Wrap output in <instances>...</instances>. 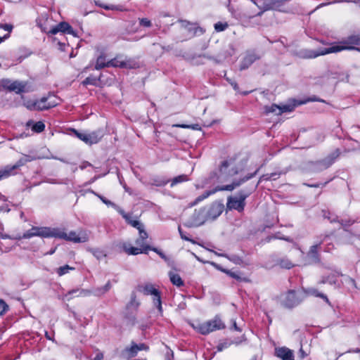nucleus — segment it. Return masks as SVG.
<instances>
[{"label": "nucleus", "mask_w": 360, "mask_h": 360, "mask_svg": "<svg viewBox=\"0 0 360 360\" xmlns=\"http://www.w3.org/2000/svg\"><path fill=\"white\" fill-rule=\"evenodd\" d=\"M52 21L53 20L49 18L47 13H42L37 19V24L41 28L42 32L49 34V30L53 27L51 25Z\"/></svg>", "instance_id": "nucleus-15"}, {"label": "nucleus", "mask_w": 360, "mask_h": 360, "mask_svg": "<svg viewBox=\"0 0 360 360\" xmlns=\"http://www.w3.org/2000/svg\"><path fill=\"white\" fill-rule=\"evenodd\" d=\"M150 250H153L155 252H156L158 255H160V257L161 258H162L165 261L167 260V257H166V255L161 250H158V249H157L155 248H151V247H150Z\"/></svg>", "instance_id": "nucleus-50"}, {"label": "nucleus", "mask_w": 360, "mask_h": 360, "mask_svg": "<svg viewBox=\"0 0 360 360\" xmlns=\"http://www.w3.org/2000/svg\"><path fill=\"white\" fill-rule=\"evenodd\" d=\"M0 27L3 28L6 31H8V32H11L13 29V26L8 24L0 25Z\"/></svg>", "instance_id": "nucleus-52"}, {"label": "nucleus", "mask_w": 360, "mask_h": 360, "mask_svg": "<svg viewBox=\"0 0 360 360\" xmlns=\"http://www.w3.org/2000/svg\"><path fill=\"white\" fill-rule=\"evenodd\" d=\"M281 266L285 268V269H290L294 265L292 264V262L288 259H283L280 262Z\"/></svg>", "instance_id": "nucleus-45"}, {"label": "nucleus", "mask_w": 360, "mask_h": 360, "mask_svg": "<svg viewBox=\"0 0 360 360\" xmlns=\"http://www.w3.org/2000/svg\"><path fill=\"white\" fill-rule=\"evenodd\" d=\"M259 57L255 53L247 54L241 63L240 70H243L248 68Z\"/></svg>", "instance_id": "nucleus-22"}, {"label": "nucleus", "mask_w": 360, "mask_h": 360, "mask_svg": "<svg viewBox=\"0 0 360 360\" xmlns=\"http://www.w3.org/2000/svg\"><path fill=\"white\" fill-rule=\"evenodd\" d=\"M140 67V63L136 58H128L127 56L123 57V63L122 64V68L126 69H136Z\"/></svg>", "instance_id": "nucleus-21"}, {"label": "nucleus", "mask_w": 360, "mask_h": 360, "mask_svg": "<svg viewBox=\"0 0 360 360\" xmlns=\"http://www.w3.org/2000/svg\"><path fill=\"white\" fill-rule=\"evenodd\" d=\"M295 105H279V109H281V114H282L283 112H292L295 109Z\"/></svg>", "instance_id": "nucleus-39"}, {"label": "nucleus", "mask_w": 360, "mask_h": 360, "mask_svg": "<svg viewBox=\"0 0 360 360\" xmlns=\"http://www.w3.org/2000/svg\"><path fill=\"white\" fill-rule=\"evenodd\" d=\"M16 236H8L7 234H0V238H2V239H7V238H9V239H13V240H17L15 238Z\"/></svg>", "instance_id": "nucleus-56"}, {"label": "nucleus", "mask_w": 360, "mask_h": 360, "mask_svg": "<svg viewBox=\"0 0 360 360\" xmlns=\"http://www.w3.org/2000/svg\"><path fill=\"white\" fill-rule=\"evenodd\" d=\"M241 169L236 158H230L224 160L219 167L218 179L221 181H225L236 174Z\"/></svg>", "instance_id": "nucleus-4"}, {"label": "nucleus", "mask_w": 360, "mask_h": 360, "mask_svg": "<svg viewBox=\"0 0 360 360\" xmlns=\"http://www.w3.org/2000/svg\"><path fill=\"white\" fill-rule=\"evenodd\" d=\"M96 79L94 77H86L83 82L82 84L84 85H88V84H96Z\"/></svg>", "instance_id": "nucleus-48"}, {"label": "nucleus", "mask_w": 360, "mask_h": 360, "mask_svg": "<svg viewBox=\"0 0 360 360\" xmlns=\"http://www.w3.org/2000/svg\"><path fill=\"white\" fill-rule=\"evenodd\" d=\"M345 1H347V2H350L351 1H349V0H346ZM352 1L356 3V2H359V1H360V0H352Z\"/></svg>", "instance_id": "nucleus-61"}, {"label": "nucleus", "mask_w": 360, "mask_h": 360, "mask_svg": "<svg viewBox=\"0 0 360 360\" xmlns=\"http://www.w3.org/2000/svg\"><path fill=\"white\" fill-rule=\"evenodd\" d=\"M53 238L64 239L75 243H85L89 240L88 233L82 230L78 232L71 231L67 233L64 229L54 228Z\"/></svg>", "instance_id": "nucleus-3"}, {"label": "nucleus", "mask_w": 360, "mask_h": 360, "mask_svg": "<svg viewBox=\"0 0 360 360\" xmlns=\"http://www.w3.org/2000/svg\"><path fill=\"white\" fill-rule=\"evenodd\" d=\"M59 32L74 34V30L72 27L66 22H61L56 26H53L52 28L49 30V34H56Z\"/></svg>", "instance_id": "nucleus-17"}, {"label": "nucleus", "mask_w": 360, "mask_h": 360, "mask_svg": "<svg viewBox=\"0 0 360 360\" xmlns=\"http://www.w3.org/2000/svg\"><path fill=\"white\" fill-rule=\"evenodd\" d=\"M276 356L282 360H295L292 350L287 347H279L275 350Z\"/></svg>", "instance_id": "nucleus-19"}, {"label": "nucleus", "mask_w": 360, "mask_h": 360, "mask_svg": "<svg viewBox=\"0 0 360 360\" xmlns=\"http://www.w3.org/2000/svg\"><path fill=\"white\" fill-rule=\"evenodd\" d=\"M120 212L122 214V216L127 219V222L133 227L137 229L138 230L141 229L143 226V225L138 220L131 219L124 213L122 211H120Z\"/></svg>", "instance_id": "nucleus-30"}, {"label": "nucleus", "mask_w": 360, "mask_h": 360, "mask_svg": "<svg viewBox=\"0 0 360 360\" xmlns=\"http://www.w3.org/2000/svg\"><path fill=\"white\" fill-rule=\"evenodd\" d=\"M10 176V169L5 167L3 169H0V180L6 178Z\"/></svg>", "instance_id": "nucleus-46"}, {"label": "nucleus", "mask_w": 360, "mask_h": 360, "mask_svg": "<svg viewBox=\"0 0 360 360\" xmlns=\"http://www.w3.org/2000/svg\"><path fill=\"white\" fill-rule=\"evenodd\" d=\"M123 57L124 56H117L113 59L108 60L109 67L122 68V64L123 63Z\"/></svg>", "instance_id": "nucleus-28"}, {"label": "nucleus", "mask_w": 360, "mask_h": 360, "mask_svg": "<svg viewBox=\"0 0 360 360\" xmlns=\"http://www.w3.org/2000/svg\"><path fill=\"white\" fill-rule=\"evenodd\" d=\"M228 347V344L224 342V343H221L219 344L218 346H217V351L218 352H221L225 348H227Z\"/></svg>", "instance_id": "nucleus-55"}, {"label": "nucleus", "mask_w": 360, "mask_h": 360, "mask_svg": "<svg viewBox=\"0 0 360 360\" xmlns=\"http://www.w3.org/2000/svg\"><path fill=\"white\" fill-rule=\"evenodd\" d=\"M247 196V195L239 194L237 196L229 197L226 204L227 208L229 210H236L239 212L243 211Z\"/></svg>", "instance_id": "nucleus-14"}, {"label": "nucleus", "mask_w": 360, "mask_h": 360, "mask_svg": "<svg viewBox=\"0 0 360 360\" xmlns=\"http://www.w3.org/2000/svg\"><path fill=\"white\" fill-rule=\"evenodd\" d=\"M1 86L3 89H7L9 91H14L16 94L22 92H27L29 90L27 89V84L20 81H11L6 79L1 81Z\"/></svg>", "instance_id": "nucleus-10"}, {"label": "nucleus", "mask_w": 360, "mask_h": 360, "mask_svg": "<svg viewBox=\"0 0 360 360\" xmlns=\"http://www.w3.org/2000/svg\"><path fill=\"white\" fill-rule=\"evenodd\" d=\"M173 127H180L184 129H192L193 130H200L201 127L198 124H174Z\"/></svg>", "instance_id": "nucleus-34"}, {"label": "nucleus", "mask_w": 360, "mask_h": 360, "mask_svg": "<svg viewBox=\"0 0 360 360\" xmlns=\"http://www.w3.org/2000/svg\"><path fill=\"white\" fill-rule=\"evenodd\" d=\"M340 276L342 278V279L340 281L342 284L346 283V284L351 285L354 286V288H356V283L353 278H350L349 276L342 275V274H341Z\"/></svg>", "instance_id": "nucleus-35"}, {"label": "nucleus", "mask_w": 360, "mask_h": 360, "mask_svg": "<svg viewBox=\"0 0 360 360\" xmlns=\"http://www.w3.org/2000/svg\"><path fill=\"white\" fill-rule=\"evenodd\" d=\"M74 269H75L74 267L70 266L69 265H65V266L58 268L56 269V273L58 274V276H63V275L69 273V271L70 270H74Z\"/></svg>", "instance_id": "nucleus-32"}, {"label": "nucleus", "mask_w": 360, "mask_h": 360, "mask_svg": "<svg viewBox=\"0 0 360 360\" xmlns=\"http://www.w3.org/2000/svg\"><path fill=\"white\" fill-rule=\"evenodd\" d=\"M8 307L2 300H0V315L4 314L8 309Z\"/></svg>", "instance_id": "nucleus-47"}, {"label": "nucleus", "mask_w": 360, "mask_h": 360, "mask_svg": "<svg viewBox=\"0 0 360 360\" xmlns=\"http://www.w3.org/2000/svg\"><path fill=\"white\" fill-rule=\"evenodd\" d=\"M330 4V2L321 4L319 6H317L316 8H319L323 6L329 5Z\"/></svg>", "instance_id": "nucleus-60"}, {"label": "nucleus", "mask_w": 360, "mask_h": 360, "mask_svg": "<svg viewBox=\"0 0 360 360\" xmlns=\"http://www.w3.org/2000/svg\"><path fill=\"white\" fill-rule=\"evenodd\" d=\"M139 290L145 295L153 296V304L156 306L160 313H162V303L160 292L153 285L146 284L139 287Z\"/></svg>", "instance_id": "nucleus-9"}, {"label": "nucleus", "mask_w": 360, "mask_h": 360, "mask_svg": "<svg viewBox=\"0 0 360 360\" xmlns=\"http://www.w3.org/2000/svg\"><path fill=\"white\" fill-rule=\"evenodd\" d=\"M286 300V305L288 307H293L298 303V301L295 299V292L293 290L288 292Z\"/></svg>", "instance_id": "nucleus-27"}, {"label": "nucleus", "mask_w": 360, "mask_h": 360, "mask_svg": "<svg viewBox=\"0 0 360 360\" xmlns=\"http://www.w3.org/2000/svg\"><path fill=\"white\" fill-rule=\"evenodd\" d=\"M91 252L98 259H101L105 257V256H106V254L104 252V251L102 250H100V249H92V250H91Z\"/></svg>", "instance_id": "nucleus-36"}, {"label": "nucleus", "mask_w": 360, "mask_h": 360, "mask_svg": "<svg viewBox=\"0 0 360 360\" xmlns=\"http://www.w3.org/2000/svg\"><path fill=\"white\" fill-rule=\"evenodd\" d=\"M321 241L312 245L310 248V250L307 254L309 261L306 264H311V263L316 262L319 261L318 249H319V247L321 245Z\"/></svg>", "instance_id": "nucleus-20"}, {"label": "nucleus", "mask_w": 360, "mask_h": 360, "mask_svg": "<svg viewBox=\"0 0 360 360\" xmlns=\"http://www.w3.org/2000/svg\"><path fill=\"white\" fill-rule=\"evenodd\" d=\"M54 228L45 226H32L30 229L23 233L22 236L17 235L15 238L21 240L22 238H30L34 236L41 238H53Z\"/></svg>", "instance_id": "nucleus-6"}, {"label": "nucleus", "mask_w": 360, "mask_h": 360, "mask_svg": "<svg viewBox=\"0 0 360 360\" xmlns=\"http://www.w3.org/2000/svg\"><path fill=\"white\" fill-rule=\"evenodd\" d=\"M253 175L247 176L245 179H242L239 181H235L231 184L226 185L224 186L219 187L218 188H216L212 191H205L202 195H199L193 202L191 203V206H194L197 205L198 202H201L202 200L206 199L207 197H209L211 194L214 193L217 191H232L235 188L239 186L243 182L245 181L250 179Z\"/></svg>", "instance_id": "nucleus-7"}, {"label": "nucleus", "mask_w": 360, "mask_h": 360, "mask_svg": "<svg viewBox=\"0 0 360 360\" xmlns=\"http://www.w3.org/2000/svg\"><path fill=\"white\" fill-rule=\"evenodd\" d=\"M108 60L106 61L105 57L103 55L98 57L96 59V65H95V69L96 70H101L104 68H108Z\"/></svg>", "instance_id": "nucleus-26"}, {"label": "nucleus", "mask_w": 360, "mask_h": 360, "mask_svg": "<svg viewBox=\"0 0 360 360\" xmlns=\"http://www.w3.org/2000/svg\"><path fill=\"white\" fill-rule=\"evenodd\" d=\"M339 154H340L339 152L337 151L334 158H328L326 159L323 161V162L322 163V165H323L322 168L326 169V168L328 167L333 162L334 159L336 158L337 157H338Z\"/></svg>", "instance_id": "nucleus-40"}, {"label": "nucleus", "mask_w": 360, "mask_h": 360, "mask_svg": "<svg viewBox=\"0 0 360 360\" xmlns=\"http://www.w3.org/2000/svg\"><path fill=\"white\" fill-rule=\"evenodd\" d=\"M136 244L138 247H132L127 243H124L122 247L126 253L131 255H136L140 253L147 254L148 251L150 250V246L147 245L146 241L140 238L136 240Z\"/></svg>", "instance_id": "nucleus-8"}, {"label": "nucleus", "mask_w": 360, "mask_h": 360, "mask_svg": "<svg viewBox=\"0 0 360 360\" xmlns=\"http://www.w3.org/2000/svg\"><path fill=\"white\" fill-rule=\"evenodd\" d=\"M223 272L226 273L227 275H229V276L238 280V281H241L242 280V278L240 275L239 273L238 272H233V271H231L230 270H227V269H222L221 270Z\"/></svg>", "instance_id": "nucleus-37"}, {"label": "nucleus", "mask_w": 360, "mask_h": 360, "mask_svg": "<svg viewBox=\"0 0 360 360\" xmlns=\"http://www.w3.org/2000/svg\"><path fill=\"white\" fill-rule=\"evenodd\" d=\"M169 277L170 281L172 283L173 285H175L179 287L184 285V281H182L181 278L179 274H175L172 271H169Z\"/></svg>", "instance_id": "nucleus-25"}, {"label": "nucleus", "mask_w": 360, "mask_h": 360, "mask_svg": "<svg viewBox=\"0 0 360 360\" xmlns=\"http://www.w3.org/2000/svg\"><path fill=\"white\" fill-rule=\"evenodd\" d=\"M139 302L136 300V296L132 295L130 302L128 304V307H133L134 309H137L139 306Z\"/></svg>", "instance_id": "nucleus-44"}, {"label": "nucleus", "mask_w": 360, "mask_h": 360, "mask_svg": "<svg viewBox=\"0 0 360 360\" xmlns=\"http://www.w3.org/2000/svg\"><path fill=\"white\" fill-rule=\"evenodd\" d=\"M206 219L205 217V212L204 210H199L195 211L193 216L191 219L188 221V226H198L204 224Z\"/></svg>", "instance_id": "nucleus-16"}, {"label": "nucleus", "mask_w": 360, "mask_h": 360, "mask_svg": "<svg viewBox=\"0 0 360 360\" xmlns=\"http://www.w3.org/2000/svg\"><path fill=\"white\" fill-rule=\"evenodd\" d=\"M148 349V347L143 343L139 345L132 343L130 347H125L121 352L120 356L123 359H129L136 356L139 351Z\"/></svg>", "instance_id": "nucleus-13"}, {"label": "nucleus", "mask_w": 360, "mask_h": 360, "mask_svg": "<svg viewBox=\"0 0 360 360\" xmlns=\"http://www.w3.org/2000/svg\"><path fill=\"white\" fill-rule=\"evenodd\" d=\"M73 131L77 138L89 145L97 143L103 136V134L100 130L91 133L79 132L75 129H73Z\"/></svg>", "instance_id": "nucleus-11"}, {"label": "nucleus", "mask_w": 360, "mask_h": 360, "mask_svg": "<svg viewBox=\"0 0 360 360\" xmlns=\"http://www.w3.org/2000/svg\"><path fill=\"white\" fill-rule=\"evenodd\" d=\"M94 360H103V354L99 351L97 352Z\"/></svg>", "instance_id": "nucleus-54"}, {"label": "nucleus", "mask_w": 360, "mask_h": 360, "mask_svg": "<svg viewBox=\"0 0 360 360\" xmlns=\"http://www.w3.org/2000/svg\"><path fill=\"white\" fill-rule=\"evenodd\" d=\"M24 100L23 105L30 110H44L53 108L58 104V98L53 95H49L42 97L39 100H25L23 96H21Z\"/></svg>", "instance_id": "nucleus-2"}, {"label": "nucleus", "mask_w": 360, "mask_h": 360, "mask_svg": "<svg viewBox=\"0 0 360 360\" xmlns=\"http://www.w3.org/2000/svg\"><path fill=\"white\" fill-rule=\"evenodd\" d=\"M309 101H318L317 99H316L315 98H310L309 99Z\"/></svg>", "instance_id": "nucleus-62"}, {"label": "nucleus", "mask_w": 360, "mask_h": 360, "mask_svg": "<svg viewBox=\"0 0 360 360\" xmlns=\"http://www.w3.org/2000/svg\"><path fill=\"white\" fill-rule=\"evenodd\" d=\"M264 109L266 114L274 113L278 115H281V109H279V105H278L272 104L271 105H266Z\"/></svg>", "instance_id": "nucleus-29"}, {"label": "nucleus", "mask_w": 360, "mask_h": 360, "mask_svg": "<svg viewBox=\"0 0 360 360\" xmlns=\"http://www.w3.org/2000/svg\"><path fill=\"white\" fill-rule=\"evenodd\" d=\"M45 128V125L42 122H37L35 123L32 127V130H34L36 132H41L44 131Z\"/></svg>", "instance_id": "nucleus-41"}, {"label": "nucleus", "mask_w": 360, "mask_h": 360, "mask_svg": "<svg viewBox=\"0 0 360 360\" xmlns=\"http://www.w3.org/2000/svg\"><path fill=\"white\" fill-rule=\"evenodd\" d=\"M305 292L309 295H313L315 297H321V298L325 300L326 302H329L327 297L324 294L319 292V291L315 288H309V289L306 290Z\"/></svg>", "instance_id": "nucleus-31"}, {"label": "nucleus", "mask_w": 360, "mask_h": 360, "mask_svg": "<svg viewBox=\"0 0 360 360\" xmlns=\"http://www.w3.org/2000/svg\"><path fill=\"white\" fill-rule=\"evenodd\" d=\"M230 83L235 90H238V86L236 82H230Z\"/></svg>", "instance_id": "nucleus-59"}, {"label": "nucleus", "mask_w": 360, "mask_h": 360, "mask_svg": "<svg viewBox=\"0 0 360 360\" xmlns=\"http://www.w3.org/2000/svg\"><path fill=\"white\" fill-rule=\"evenodd\" d=\"M32 160V158H30L29 156L27 155H25L23 158H20L17 162L16 164H15L13 166H7L6 167V168H9L10 169V175L12 174V171L13 169H15L18 167H20V166L23 165L24 164H25L26 162H30Z\"/></svg>", "instance_id": "nucleus-24"}, {"label": "nucleus", "mask_w": 360, "mask_h": 360, "mask_svg": "<svg viewBox=\"0 0 360 360\" xmlns=\"http://www.w3.org/2000/svg\"><path fill=\"white\" fill-rule=\"evenodd\" d=\"M110 288H111V285H110V283L108 281L104 286H103L101 288H98L95 289L93 292H91L89 290L77 289V290H73L70 291L68 292V294L69 295L77 294L76 295L77 297H86V296L90 295L91 294H94V295H96V296H101V295H104L105 292H107L110 290Z\"/></svg>", "instance_id": "nucleus-12"}, {"label": "nucleus", "mask_w": 360, "mask_h": 360, "mask_svg": "<svg viewBox=\"0 0 360 360\" xmlns=\"http://www.w3.org/2000/svg\"><path fill=\"white\" fill-rule=\"evenodd\" d=\"M140 25L144 27H149L151 26V22L148 18L140 19Z\"/></svg>", "instance_id": "nucleus-51"}, {"label": "nucleus", "mask_w": 360, "mask_h": 360, "mask_svg": "<svg viewBox=\"0 0 360 360\" xmlns=\"http://www.w3.org/2000/svg\"><path fill=\"white\" fill-rule=\"evenodd\" d=\"M179 232L180 233V236H181V238L185 240H188V241H191L193 243H194V241L191 239H190L189 238H188L187 236H185V234H184L183 231H181V228L179 227Z\"/></svg>", "instance_id": "nucleus-53"}, {"label": "nucleus", "mask_w": 360, "mask_h": 360, "mask_svg": "<svg viewBox=\"0 0 360 360\" xmlns=\"http://www.w3.org/2000/svg\"><path fill=\"white\" fill-rule=\"evenodd\" d=\"M188 180V178L187 175H186V174L179 175L176 177H174L172 179L171 186H174V185L179 184V183L187 181Z\"/></svg>", "instance_id": "nucleus-33"}, {"label": "nucleus", "mask_w": 360, "mask_h": 360, "mask_svg": "<svg viewBox=\"0 0 360 360\" xmlns=\"http://www.w3.org/2000/svg\"><path fill=\"white\" fill-rule=\"evenodd\" d=\"M355 45H360L359 35L349 37L347 41H344L342 44L333 45L328 48H323L318 50H307L304 54V57L307 58H314L320 56L337 53L346 49H355Z\"/></svg>", "instance_id": "nucleus-1"}, {"label": "nucleus", "mask_w": 360, "mask_h": 360, "mask_svg": "<svg viewBox=\"0 0 360 360\" xmlns=\"http://www.w3.org/2000/svg\"><path fill=\"white\" fill-rule=\"evenodd\" d=\"M233 328L235 330L240 331V329L238 327L236 321H233Z\"/></svg>", "instance_id": "nucleus-57"}, {"label": "nucleus", "mask_w": 360, "mask_h": 360, "mask_svg": "<svg viewBox=\"0 0 360 360\" xmlns=\"http://www.w3.org/2000/svg\"><path fill=\"white\" fill-rule=\"evenodd\" d=\"M139 238L146 241V240L148 238V236L147 232L144 229V226L141 228V229L139 230Z\"/></svg>", "instance_id": "nucleus-49"}, {"label": "nucleus", "mask_w": 360, "mask_h": 360, "mask_svg": "<svg viewBox=\"0 0 360 360\" xmlns=\"http://www.w3.org/2000/svg\"><path fill=\"white\" fill-rule=\"evenodd\" d=\"M181 22L182 26H184V25H184V24H185V22L181 21Z\"/></svg>", "instance_id": "nucleus-64"}, {"label": "nucleus", "mask_w": 360, "mask_h": 360, "mask_svg": "<svg viewBox=\"0 0 360 360\" xmlns=\"http://www.w3.org/2000/svg\"><path fill=\"white\" fill-rule=\"evenodd\" d=\"M193 328L202 335H207L217 330L225 328L224 323L219 316H215L212 320L206 322H197L192 324Z\"/></svg>", "instance_id": "nucleus-5"}, {"label": "nucleus", "mask_w": 360, "mask_h": 360, "mask_svg": "<svg viewBox=\"0 0 360 360\" xmlns=\"http://www.w3.org/2000/svg\"><path fill=\"white\" fill-rule=\"evenodd\" d=\"M223 210V204L219 202H214L211 205L207 212V218L214 220L222 213Z\"/></svg>", "instance_id": "nucleus-18"}, {"label": "nucleus", "mask_w": 360, "mask_h": 360, "mask_svg": "<svg viewBox=\"0 0 360 360\" xmlns=\"http://www.w3.org/2000/svg\"><path fill=\"white\" fill-rule=\"evenodd\" d=\"M46 337L48 339L51 340V338L49 337V335H48V333H46Z\"/></svg>", "instance_id": "nucleus-63"}, {"label": "nucleus", "mask_w": 360, "mask_h": 360, "mask_svg": "<svg viewBox=\"0 0 360 360\" xmlns=\"http://www.w3.org/2000/svg\"><path fill=\"white\" fill-rule=\"evenodd\" d=\"M100 199L107 206H110V207H114L115 209H117L118 210V207L115 204L113 203L112 202L107 200L105 198H104L103 196L102 195H97Z\"/></svg>", "instance_id": "nucleus-42"}, {"label": "nucleus", "mask_w": 360, "mask_h": 360, "mask_svg": "<svg viewBox=\"0 0 360 360\" xmlns=\"http://www.w3.org/2000/svg\"><path fill=\"white\" fill-rule=\"evenodd\" d=\"M341 274L338 272L333 273V274L329 275L328 277L323 278L322 279V281H321V283H329L330 284L335 285L339 288L340 286V283L336 279V277L339 276Z\"/></svg>", "instance_id": "nucleus-23"}, {"label": "nucleus", "mask_w": 360, "mask_h": 360, "mask_svg": "<svg viewBox=\"0 0 360 360\" xmlns=\"http://www.w3.org/2000/svg\"><path fill=\"white\" fill-rule=\"evenodd\" d=\"M9 37V34H6L5 36L4 37H0V43H1L2 41H4L6 39L8 38Z\"/></svg>", "instance_id": "nucleus-58"}, {"label": "nucleus", "mask_w": 360, "mask_h": 360, "mask_svg": "<svg viewBox=\"0 0 360 360\" xmlns=\"http://www.w3.org/2000/svg\"><path fill=\"white\" fill-rule=\"evenodd\" d=\"M228 27L227 23H222L221 22L214 24V29L217 32H222Z\"/></svg>", "instance_id": "nucleus-43"}, {"label": "nucleus", "mask_w": 360, "mask_h": 360, "mask_svg": "<svg viewBox=\"0 0 360 360\" xmlns=\"http://www.w3.org/2000/svg\"><path fill=\"white\" fill-rule=\"evenodd\" d=\"M98 5L106 10H117V11H123V8L122 6H115V5H104L102 4H98Z\"/></svg>", "instance_id": "nucleus-38"}]
</instances>
